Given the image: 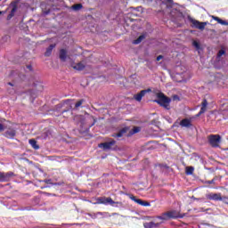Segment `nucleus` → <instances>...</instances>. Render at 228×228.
<instances>
[{
    "mask_svg": "<svg viewBox=\"0 0 228 228\" xmlns=\"http://www.w3.org/2000/svg\"><path fill=\"white\" fill-rule=\"evenodd\" d=\"M104 143H116L115 140H111L110 142H104Z\"/></svg>",
    "mask_w": 228,
    "mask_h": 228,
    "instance_id": "42",
    "label": "nucleus"
},
{
    "mask_svg": "<svg viewBox=\"0 0 228 228\" xmlns=\"http://www.w3.org/2000/svg\"><path fill=\"white\" fill-rule=\"evenodd\" d=\"M14 76H17L19 79H24V75L20 73H17V71H12L11 72V77H13Z\"/></svg>",
    "mask_w": 228,
    "mask_h": 228,
    "instance_id": "29",
    "label": "nucleus"
},
{
    "mask_svg": "<svg viewBox=\"0 0 228 228\" xmlns=\"http://www.w3.org/2000/svg\"><path fill=\"white\" fill-rule=\"evenodd\" d=\"M192 45H193V47H195V49H196V51H198V53H200V51H202V47L200 46V43H199L197 41H193Z\"/></svg>",
    "mask_w": 228,
    "mask_h": 228,
    "instance_id": "27",
    "label": "nucleus"
},
{
    "mask_svg": "<svg viewBox=\"0 0 228 228\" xmlns=\"http://www.w3.org/2000/svg\"><path fill=\"white\" fill-rule=\"evenodd\" d=\"M45 183L46 184H51V183H52V180H45Z\"/></svg>",
    "mask_w": 228,
    "mask_h": 228,
    "instance_id": "43",
    "label": "nucleus"
},
{
    "mask_svg": "<svg viewBox=\"0 0 228 228\" xmlns=\"http://www.w3.org/2000/svg\"><path fill=\"white\" fill-rule=\"evenodd\" d=\"M30 145L35 151L40 150V145H38L37 143H31Z\"/></svg>",
    "mask_w": 228,
    "mask_h": 228,
    "instance_id": "33",
    "label": "nucleus"
},
{
    "mask_svg": "<svg viewBox=\"0 0 228 228\" xmlns=\"http://www.w3.org/2000/svg\"><path fill=\"white\" fill-rule=\"evenodd\" d=\"M54 47H56V45H50L46 48V51L45 53V56H51V54H53V49H54Z\"/></svg>",
    "mask_w": 228,
    "mask_h": 228,
    "instance_id": "22",
    "label": "nucleus"
},
{
    "mask_svg": "<svg viewBox=\"0 0 228 228\" xmlns=\"http://www.w3.org/2000/svg\"><path fill=\"white\" fill-rule=\"evenodd\" d=\"M222 56H225V50L224 49H221L219 50V52L217 53V55H216V61H220Z\"/></svg>",
    "mask_w": 228,
    "mask_h": 228,
    "instance_id": "26",
    "label": "nucleus"
},
{
    "mask_svg": "<svg viewBox=\"0 0 228 228\" xmlns=\"http://www.w3.org/2000/svg\"><path fill=\"white\" fill-rule=\"evenodd\" d=\"M59 58H60L61 61H67V50L61 49Z\"/></svg>",
    "mask_w": 228,
    "mask_h": 228,
    "instance_id": "19",
    "label": "nucleus"
},
{
    "mask_svg": "<svg viewBox=\"0 0 228 228\" xmlns=\"http://www.w3.org/2000/svg\"><path fill=\"white\" fill-rule=\"evenodd\" d=\"M194 171H195V168L193 167H186L185 168V174L187 175H191Z\"/></svg>",
    "mask_w": 228,
    "mask_h": 228,
    "instance_id": "28",
    "label": "nucleus"
},
{
    "mask_svg": "<svg viewBox=\"0 0 228 228\" xmlns=\"http://www.w3.org/2000/svg\"><path fill=\"white\" fill-rule=\"evenodd\" d=\"M26 69L28 70V72L33 70V67L31 65H27Z\"/></svg>",
    "mask_w": 228,
    "mask_h": 228,
    "instance_id": "36",
    "label": "nucleus"
},
{
    "mask_svg": "<svg viewBox=\"0 0 228 228\" xmlns=\"http://www.w3.org/2000/svg\"><path fill=\"white\" fill-rule=\"evenodd\" d=\"M15 134H17V131H15L13 128H10L4 133L5 138L10 139L15 138Z\"/></svg>",
    "mask_w": 228,
    "mask_h": 228,
    "instance_id": "13",
    "label": "nucleus"
},
{
    "mask_svg": "<svg viewBox=\"0 0 228 228\" xmlns=\"http://www.w3.org/2000/svg\"><path fill=\"white\" fill-rule=\"evenodd\" d=\"M153 102L159 104L164 110H170V102H172V99L163 93H159L157 94V100H153Z\"/></svg>",
    "mask_w": 228,
    "mask_h": 228,
    "instance_id": "1",
    "label": "nucleus"
},
{
    "mask_svg": "<svg viewBox=\"0 0 228 228\" xmlns=\"http://www.w3.org/2000/svg\"><path fill=\"white\" fill-rule=\"evenodd\" d=\"M208 143H220L222 136L220 134H209L208 136Z\"/></svg>",
    "mask_w": 228,
    "mask_h": 228,
    "instance_id": "7",
    "label": "nucleus"
},
{
    "mask_svg": "<svg viewBox=\"0 0 228 228\" xmlns=\"http://www.w3.org/2000/svg\"><path fill=\"white\" fill-rule=\"evenodd\" d=\"M151 92H152L151 88L142 90L139 94L134 95V99L137 101V102H142V99L145 97V94H149Z\"/></svg>",
    "mask_w": 228,
    "mask_h": 228,
    "instance_id": "6",
    "label": "nucleus"
},
{
    "mask_svg": "<svg viewBox=\"0 0 228 228\" xmlns=\"http://www.w3.org/2000/svg\"><path fill=\"white\" fill-rule=\"evenodd\" d=\"M1 42L2 44H5V42H10V36L5 35L4 37H3Z\"/></svg>",
    "mask_w": 228,
    "mask_h": 228,
    "instance_id": "32",
    "label": "nucleus"
},
{
    "mask_svg": "<svg viewBox=\"0 0 228 228\" xmlns=\"http://www.w3.org/2000/svg\"><path fill=\"white\" fill-rule=\"evenodd\" d=\"M62 142H64V143H69V142H67L65 139H63Z\"/></svg>",
    "mask_w": 228,
    "mask_h": 228,
    "instance_id": "45",
    "label": "nucleus"
},
{
    "mask_svg": "<svg viewBox=\"0 0 228 228\" xmlns=\"http://www.w3.org/2000/svg\"><path fill=\"white\" fill-rule=\"evenodd\" d=\"M207 110H208V100L203 99L201 102V108H200V113H198L196 117H200V115H203V113H206Z\"/></svg>",
    "mask_w": 228,
    "mask_h": 228,
    "instance_id": "11",
    "label": "nucleus"
},
{
    "mask_svg": "<svg viewBox=\"0 0 228 228\" xmlns=\"http://www.w3.org/2000/svg\"><path fill=\"white\" fill-rule=\"evenodd\" d=\"M214 20H216V22H218V24H222V26H228V22L216 17V16H213Z\"/></svg>",
    "mask_w": 228,
    "mask_h": 228,
    "instance_id": "25",
    "label": "nucleus"
},
{
    "mask_svg": "<svg viewBox=\"0 0 228 228\" xmlns=\"http://www.w3.org/2000/svg\"><path fill=\"white\" fill-rule=\"evenodd\" d=\"M4 131V125L0 123V132Z\"/></svg>",
    "mask_w": 228,
    "mask_h": 228,
    "instance_id": "39",
    "label": "nucleus"
},
{
    "mask_svg": "<svg viewBox=\"0 0 228 228\" xmlns=\"http://www.w3.org/2000/svg\"><path fill=\"white\" fill-rule=\"evenodd\" d=\"M85 67H86V64L85 61H80L73 66V69L75 70H84Z\"/></svg>",
    "mask_w": 228,
    "mask_h": 228,
    "instance_id": "20",
    "label": "nucleus"
},
{
    "mask_svg": "<svg viewBox=\"0 0 228 228\" xmlns=\"http://www.w3.org/2000/svg\"><path fill=\"white\" fill-rule=\"evenodd\" d=\"M145 38H147V34H142L138 37V39H134L132 42V44H134V45H138V44H142V42H143V40H145Z\"/></svg>",
    "mask_w": 228,
    "mask_h": 228,
    "instance_id": "17",
    "label": "nucleus"
},
{
    "mask_svg": "<svg viewBox=\"0 0 228 228\" xmlns=\"http://www.w3.org/2000/svg\"><path fill=\"white\" fill-rule=\"evenodd\" d=\"M83 102H85V99H81L78 102H77L75 104V109L77 110V108H81Z\"/></svg>",
    "mask_w": 228,
    "mask_h": 228,
    "instance_id": "31",
    "label": "nucleus"
},
{
    "mask_svg": "<svg viewBox=\"0 0 228 228\" xmlns=\"http://www.w3.org/2000/svg\"><path fill=\"white\" fill-rule=\"evenodd\" d=\"M45 15H49V12H45Z\"/></svg>",
    "mask_w": 228,
    "mask_h": 228,
    "instance_id": "48",
    "label": "nucleus"
},
{
    "mask_svg": "<svg viewBox=\"0 0 228 228\" xmlns=\"http://www.w3.org/2000/svg\"><path fill=\"white\" fill-rule=\"evenodd\" d=\"M141 131L142 127L140 126H135L132 130L129 129V126H126L113 136H116V138H122V136H133V134H136V133H140Z\"/></svg>",
    "mask_w": 228,
    "mask_h": 228,
    "instance_id": "2",
    "label": "nucleus"
},
{
    "mask_svg": "<svg viewBox=\"0 0 228 228\" xmlns=\"http://www.w3.org/2000/svg\"><path fill=\"white\" fill-rule=\"evenodd\" d=\"M160 60H163V55H159L157 57V61H159Z\"/></svg>",
    "mask_w": 228,
    "mask_h": 228,
    "instance_id": "40",
    "label": "nucleus"
},
{
    "mask_svg": "<svg viewBox=\"0 0 228 228\" xmlns=\"http://www.w3.org/2000/svg\"><path fill=\"white\" fill-rule=\"evenodd\" d=\"M17 1H20V0H17Z\"/></svg>",
    "mask_w": 228,
    "mask_h": 228,
    "instance_id": "51",
    "label": "nucleus"
},
{
    "mask_svg": "<svg viewBox=\"0 0 228 228\" xmlns=\"http://www.w3.org/2000/svg\"><path fill=\"white\" fill-rule=\"evenodd\" d=\"M102 205H111V206H113V205H115V204H117V203L114 202V200H112V198H110V197H105V198H104V200L102 201Z\"/></svg>",
    "mask_w": 228,
    "mask_h": 228,
    "instance_id": "21",
    "label": "nucleus"
},
{
    "mask_svg": "<svg viewBox=\"0 0 228 228\" xmlns=\"http://www.w3.org/2000/svg\"><path fill=\"white\" fill-rule=\"evenodd\" d=\"M179 126H181V127L190 128L193 125L191 124V119H190V118H183V119H182L180 121Z\"/></svg>",
    "mask_w": 228,
    "mask_h": 228,
    "instance_id": "12",
    "label": "nucleus"
},
{
    "mask_svg": "<svg viewBox=\"0 0 228 228\" xmlns=\"http://www.w3.org/2000/svg\"><path fill=\"white\" fill-rule=\"evenodd\" d=\"M148 143H154V141H149Z\"/></svg>",
    "mask_w": 228,
    "mask_h": 228,
    "instance_id": "47",
    "label": "nucleus"
},
{
    "mask_svg": "<svg viewBox=\"0 0 228 228\" xmlns=\"http://www.w3.org/2000/svg\"><path fill=\"white\" fill-rule=\"evenodd\" d=\"M45 194H46L47 196H50V193L45 192Z\"/></svg>",
    "mask_w": 228,
    "mask_h": 228,
    "instance_id": "49",
    "label": "nucleus"
},
{
    "mask_svg": "<svg viewBox=\"0 0 228 228\" xmlns=\"http://www.w3.org/2000/svg\"><path fill=\"white\" fill-rule=\"evenodd\" d=\"M208 198L211 200L219 201V200H222V194L221 193H211V194H208Z\"/></svg>",
    "mask_w": 228,
    "mask_h": 228,
    "instance_id": "15",
    "label": "nucleus"
},
{
    "mask_svg": "<svg viewBox=\"0 0 228 228\" xmlns=\"http://www.w3.org/2000/svg\"><path fill=\"white\" fill-rule=\"evenodd\" d=\"M189 22H191V28H195L196 29H200L203 31V29L206 28V26H208V22H200L197 20H194L191 18V16H188Z\"/></svg>",
    "mask_w": 228,
    "mask_h": 228,
    "instance_id": "4",
    "label": "nucleus"
},
{
    "mask_svg": "<svg viewBox=\"0 0 228 228\" xmlns=\"http://www.w3.org/2000/svg\"><path fill=\"white\" fill-rule=\"evenodd\" d=\"M219 201H223L224 203L228 204V197H222Z\"/></svg>",
    "mask_w": 228,
    "mask_h": 228,
    "instance_id": "34",
    "label": "nucleus"
},
{
    "mask_svg": "<svg viewBox=\"0 0 228 228\" xmlns=\"http://www.w3.org/2000/svg\"><path fill=\"white\" fill-rule=\"evenodd\" d=\"M104 198H105V197H100V198L98 199V203H99V204H102V202H104Z\"/></svg>",
    "mask_w": 228,
    "mask_h": 228,
    "instance_id": "37",
    "label": "nucleus"
},
{
    "mask_svg": "<svg viewBox=\"0 0 228 228\" xmlns=\"http://www.w3.org/2000/svg\"><path fill=\"white\" fill-rule=\"evenodd\" d=\"M157 219L163 220V221H168L171 220V217L167 213H163L162 216H157Z\"/></svg>",
    "mask_w": 228,
    "mask_h": 228,
    "instance_id": "24",
    "label": "nucleus"
},
{
    "mask_svg": "<svg viewBox=\"0 0 228 228\" xmlns=\"http://www.w3.org/2000/svg\"><path fill=\"white\" fill-rule=\"evenodd\" d=\"M166 214H167V216L170 217V219H177V218L183 217V216L181 213L175 211V210L167 211V212H166Z\"/></svg>",
    "mask_w": 228,
    "mask_h": 228,
    "instance_id": "10",
    "label": "nucleus"
},
{
    "mask_svg": "<svg viewBox=\"0 0 228 228\" xmlns=\"http://www.w3.org/2000/svg\"><path fill=\"white\" fill-rule=\"evenodd\" d=\"M161 223H154V222H150V223H143V227L144 228H159Z\"/></svg>",
    "mask_w": 228,
    "mask_h": 228,
    "instance_id": "16",
    "label": "nucleus"
},
{
    "mask_svg": "<svg viewBox=\"0 0 228 228\" xmlns=\"http://www.w3.org/2000/svg\"><path fill=\"white\" fill-rule=\"evenodd\" d=\"M179 126H180L179 123L175 122L174 125H173V127H179Z\"/></svg>",
    "mask_w": 228,
    "mask_h": 228,
    "instance_id": "41",
    "label": "nucleus"
},
{
    "mask_svg": "<svg viewBox=\"0 0 228 228\" xmlns=\"http://www.w3.org/2000/svg\"><path fill=\"white\" fill-rule=\"evenodd\" d=\"M224 151H228V148H227V149H224Z\"/></svg>",
    "mask_w": 228,
    "mask_h": 228,
    "instance_id": "50",
    "label": "nucleus"
},
{
    "mask_svg": "<svg viewBox=\"0 0 228 228\" xmlns=\"http://www.w3.org/2000/svg\"><path fill=\"white\" fill-rule=\"evenodd\" d=\"M98 214H99V215H103V214H105V215H109V213H108V212H105V213L99 212Z\"/></svg>",
    "mask_w": 228,
    "mask_h": 228,
    "instance_id": "44",
    "label": "nucleus"
},
{
    "mask_svg": "<svg viewBox=\"0 0 228 228\" xmlns=\"http://www.w3.org/2000/svg\"><path fill=\"white\" fill-rule=\"evenodd\" d=\"M81 8H83V4H77L72 6V10H75V12H79Z\"/></svg>",
    "mask_w": 228,
    "mask_h": 228,
    "instance_id": "30",
    "label": "nucleus"
},
{
    "mask_svg": "<svg viewBox=\"0 0 228 228\" xmlns=\"http://www.w3.org/2000/svg\"><path fill=\"white\" fill-rule=\"evenodd\" d=\"M63 106H67V110H62V113H67V111H70L72 110V102L70 100H65L63 103H60L57 105V108H63Z\"/></svg>",
    "mask_w": 228,
    "mask_h": 228,
    "instance_id": "8",
    "label": "nucleus"
},
{
    "mask_svg": "<svg viewBox=\"0 0 228 228\" xmlns=\"http://www.w3.org/2000/svg\"><path fill=\"white\" fill-rule=\"evenodd\" d=\"M215 180L216 179L209 180V181H205V184H215Z\"/></svg>",
    "mask_w": 228,
    "mask_h": 228,
    "instance_id": "35",
    "label": "nucleus"
},
{
    "mask_svg": "<svg viewBox=\"0 0 228 228\" xmlns=\"http://www.w3.org/2000/svg\"><path fill=\"white\" fill-rule=\"evenodd\" d=\"M14 176L15 174L12 171L7 173L0 172V182H10Z\"/></svg>",
    "mask_w": 228,
    "mask_h": 228,
    "instance_id": "5",
    "label": "nucleus"
},
{
    "mask_svg": "<svg viewBox=\"0 0 228 228\" xmlns=\"http://www.w3.org/2000/svg\"><path fill=\"white\" fill-rule=\"evenodd\" d=\"M162 4H165L167 8H172L174 6V0H161Z\"/></svg>",
    "mask_w": 228,
    "mask_h": 228,
    "instance_id": "23",
    "label": "nucleus"
},
{
    "mask_svg": "<svg viewBox=\"0 0 228 228\" xmlns=\"http://www.w3.org/2000/svg\"><path fill=\"white\" fill-rule=\"evenodd\" d=\"M113 145H114V143H100V144H98V147L106 151H112Z\"/></svg>",
    "mask_w": 228,
    "mask_h": 228,
    "instance_id": "14",
    "label": "nucleus"
},
{
    "mask_svg": "<svg viewBox=\"0 0 228 228\" xmlns=\"http://www.w3.org/2000/svg\"><path fill=\"white\" fill-rule=\"evenodd\" d=\"M51 136H53L51 130L45 128L41 135H38L36 139L28 140V143H37L38 140L44 142V140H47V138H51Z\"/></svg>",
    "mask_w": 228,
    "mask_h": 228,
    "instance_id": "3",
    "label": "nucleus"
},
{
    "mask_svg": "<svg viewBox=\"0 0 228 228\" xmlns=\"http://www.w3.org/2000/svg\"><path fill=\"white\" fill-rule=\"evenodd\" d=\"M130 200H132L134 202H136V204L141 205L142 207H151V203L146 201V200H142L140 199H137L135 196H132L130 197Z\"/></svg>",
    "mask_w": 228,
    "mask_h": 228,
    "instance_id": "9",
    "label": "nucleus"
},
{
    "mask_svg": "<svg viewBox=\"0 0 228 228\" xmlns=\"http://www.w3.org/2000/svg\"><path fill=\"white\" fill-rule=\"evenodd\" d=\"M8 85H10V86H13V84H12V82H9Z\"/></svg>",
    "mask_w": 228,
    "mask_h": 228,
    "instance_id": "46",
    "label": "nucleus"
},
{
    "mask_svg": "<svg viewBox=\"0 0 228 228\" xmlns=\"http://www.w3.org/2000/svg\"><path fill=\"white\" fill-rule=\"evenodd\" d=\"M211 146L213 148H218V147H220V144L219 143H211Z\"/></svg>",
    "mask_w": 228,
    "mask_h": 228,
    "instance_id": "38",
    "label": "nucleus"
},
{
    "mask_svg": "<svg viewBox=\"0 0 228 228\" xmlns=\"http://www.w3.org/2000/svg\"><path fill=\"white\" fill-rule=\"evenodd\" d=\"M15 12H17V4H12V9L11 10L10 13L7 16L8 20L12 19L15 16Z\"/></svg>",
    "mask_w": 228,
    "mask_h": 228,
    "instance_id": "18",
    "label": "nucleus"
}]
</instances>
